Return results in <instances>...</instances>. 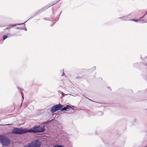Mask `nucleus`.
Returning a JSON list of instances; mask_svg holds the SVG:
<instances>
[{"label": "nucleus", "mask_w": 147, "mask_h": 147, "mask_svg": "<svg viewBox=\"0 0 147 147\" xmlns=\"http://www.w3.org/2000/svg\"><path fill=\"white\" fill-rule=\"evenodd\" d=\"M10 143V141L8 137L5 136L0 135V143L3 145L7 146Z\"/></svg>", "instance_id": "nucleus-1"}, {"label": "nucleus", "mask_w": 147, "mask_h": 147, "mask_svg": "<svg viewBox=\"0 0 147 147\" xmlns=\"http://www.w3.org/2000/svg\"><path fill=\"white\" fill-rule=\"evenodd\" d=\"M44 131L45 129L44 128L40 126H35L32 128L30 129L29 130H28V132L40 133L43 132Z\"/></svg>", "instance_id": "nucleus-2"}, {"label": "nucleus", "mask_w": 147, "mask_h": 147, "mask_svg": "<svg viewBox=\"0 0 147 147\" xmlns=\"http://www.w3.org/2000/svg\"><path fill=\"white\" fill-rule=\"evenodd\" d=\"M28 132V130L26 128L21 129L15 128L12 130V133L16 134H22Z\"/></svg>", "instance_id": "nucleus-3"}, {"label": "nucleus", "mask_w": 147, "mask_h": 147, "mask_svg": "<svg viewBox=\"0 0 147 147\" xmlns=\"http://www.w3.org/2000/svg\"><path fill=\"white\" fill-rule=\"evenodd\" d=\"M40 142L38 141H35L24 146V147H40Z\"/></svg>", "instance_id": "nucleus-4"}, {"label": "nucleus", "mask_w": 147, "mask_h": 147, "mask_svg": "<svg viewBox=\"0 0 147 147\" xmlns=\"http://www.w3.org/2000/svg\"><path fill=\"white\" fill-rule=\"evenodd\" d=\"M63 105H62L60 104L56 105L53 106L51 109V112L52 113H54L55 111L60 110L61 108L63 107Z\"/></svg>", "instance_id": "nucleus-5"}, {"label": "nucleus", "mask_w": 147, "mask_h": 147, "mask_svg": "<svg viewBox=\"0 0 147 147\" xmlns=\"http://www.w3.org/2000/svg\"><path fill=\"white\" fill-rule=\"evenodd\" d=\"M131 18V16L130 15H129L128 16H125L121 18H119L121 19V20L123 21H126L129 20L128 19V18Z\"/></svg>", "instance_id": "nucleus-6"}, {"label": "nucleus", "mask_w": 147, "mask_h": 147, "mask_svg": "<svg viewBox=\"0 0 147 147\" xmlns=\"http://www.w3.org/2000/svg\"><path fill=\"white\" fill-rule=\"evenodd\" d=\"M71 108V107L69 105H67L66 107H64L63 108H61V111H67V109H69Z\"/></svg>", "instance_id": "nucleus-7"}, {"label": "nucleus", "mask_w": 147, "mask_h": 147, "mask_svg": "<svg viewBox=\"0 0 147 147\" xmlns=\"http://www.w3.org/2000/svg\"><path fill=\"white\" fill-rule=\"evenodd\" d=\"M147 22V18L145 19L144 20H142V23Z\"/></svg>", "instance_id": "nucleus-8"}, {"label": "nucleus", "mask_w": 147, "mask_h": 147, "mask_svg": "<svg viewBox=\"0 0 147 147\" xmlns=\"http://www.w3.org/2000/svg\"><path fill=\"white\" fill-rule=\"evenodd\" d=\"M23 24L24 23H22V24H14V25H11V26H12V27H14V26H16L17 25H21V24Z\"/></svg>", "instance_id": "nucleus-9"}, {"label": "nucleus", "mask_w": 147, "mask_h": 147, "mask_svg": "<svg viewBox=\"0 0 147 147\" xmlns=\"http://www.w3.org/2000/svg\"><path fill=\"white\" fill-rule=\"evenodd\" d=\"M8 36H7L5 35L3 36V40H4L5 39L7 38Z\"/></svg>", "instance_id": "nucleus-10"}, {"label": "nucleus", "mask_w": 147, "mask_h": 147, "mask_svg": "<svg viewBox=\"0 0 147 147\" xmlns=\"http://www.w3.org/2000/svg\"><path fill=\"white\" fill-rule=\"evenodd\" d=\"M63 146L61 145H56L54 147H63Z\"/></svg>", "instance_id": "nucleus-11"}, {"label": "nucleus", "mask_w": 147, "mask_h": 147, "mask_svg": "<svg viewBox=\"0 0 147 147\" xmlns=\"http://www.w3.org/2000/svg\"><path fill=\"white\" fill-rule=\"evenodd\" d=\"M133 20V21H134L135 22H138V20H134V19H131V20Z\"/></svg>", "instance_id": "nucleus-12"}, {"label": "nucleus", "mask_w": 147, "mask_h": 147, "mask_svg": "<svg viewBox=\"0 0 147 147\" xmlns=\"http://www.w3.org/2000/svg\"><path fill=\"white\" fill-rule=\"evenodd\" d=\"M21 95H22V98L23 99H24V94L22 93V92H21Z\"/></svg>", "instance_id": "nucleus-13"}, {"label": "nucleus", "mask_w": 147, "mask_h": 147, "mask_svg": "<svg viewBox=\"0 0 147 147\" xmlns=\"http://www.w3.org/2000/svg\"><path fill=\"white\" fill-rule=\"evenodd\" d=\"M143 17L141 18H140V21H142V19H143Z\"/></svg>", "instance_id": "nucleus-14"}, {"label": "nucleus", "mask_w": 147, "mask_h": 147, "mask_svg": "<svg viewBox=\"0 0 147 147\" xmlns=\"http://www.w3.org/2000/svg\"><path fill=\"white\" fill-rule=\"evenodd\" d=\"M147 14V11H146V14L144 15V16L143 17H144L146 16V15Z\"/></svg>", "instance_id": "nucleus-15"}, {"label": "nucleus", "mask_w": 147, "mask_h": 147, "mask_svg": "<svg viewBox=\"0 0 147 147\" xmlns=\"http://www.w3.org/2000/svg\"><path fill=\"white\" fill-rule=\"evenodd\" d=\"M64 75H65V74H64V72H63V75H62V76H64Z\"/></svg>", "instance_id": "nucleus-16"}, {"label": "nucleus", "mask_w": 147, "mask_h": 147, "mask_svg": "<svg viewBox=\"0 0 147 147\" xmlns=\"http://www.w3.org/2000/svg\"><path fill=\"white\" fill-rule=\"evenodd\" d=\"M17 28L18 29H22V28Z\"/></svg>", "instance_id": "nucleus-17"}, {"label": "nucleus", "mask_w": 147, "mask_h": 147, "mask_svg": "<svg viewBox=\"0 0 147 147\" xmlns=\"http://www.w3.org/2000/svg\"><path fill=\"white\" fill-rule=\"evenodd\" d=\"M57 2L55 3H54L53 4V5H51L50 6H52V5H54Z\"/></svg>", "instance_id": "nucleus-18"}, {"label": "nucleus", "mask_w": 147, "mask_h": 147, "mask_svg": "<svg viewBox=\"0 0 147 147\" xmlns=\"http://www.w3.org/2000/svg\"><path fill=\"white\" fill-rule=\"evenodd\" d=\"M25 30H26H26H27V29H26H26H25Z\"/></svg>", "instance_id": "nucleus-19"}, {"label": "nucleus", "mask_w": 147, "mask_h": 147, "mask_svg": "<svg viewBox=\"0 0 147 147\" xmlns=\"http://www.w3.org/2000/svg\"><path fill=\"white\" fill-rule=\"evenodd\" d=\"M109 89H111V88H109Z\"/></svg>", "instance_id": "nucleus-20"}, {"label": "nucleus", "mask_w": 147, "mask_h": 147, "mask_svg": "<svg viewBox=\"0 0 147 147\" xmlns=\"http://www.w3.org/2000/svg\"><path fill=\"white\" fill-rule=\"evenodd\" d=\"M109 89H111V88H109Z\"/></svg>", "instance_id": "nucleus-21"}, {"label": "nucleus", "mask_w": 147, "mask_h": 147, "mask_svg": "<svg viewBox=\"0 0 147 147\" xmlns=\"http://www.w3.org/2000/svg\"><path fill=\"white\" fill-rule=\"evenodd\" d=\"M109 89H111V88H109Z\"/></svg>", "instance_id": "nucleus-22"}, {"label": "nucleus", "mask_w": 147, "mask_h": 147, "mask_svg": "<svg viewBox=\"0 0 147 147\" xmlns=\"http://www.w3.org/2000/svg\"><path fill=\"white\" fill-rule=\"evenodd\" d=\"M63 147H64V146H63Z\"/></svg>", "instance_id": "nucleus-23"}]
</instances>
